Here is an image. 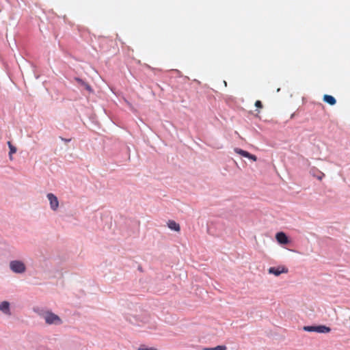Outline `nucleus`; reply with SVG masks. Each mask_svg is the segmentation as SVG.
Segmentation results:
<instances>
[{"mask_svg":"<svg viewBox=\"0 0 350 350\" xmlns=\"http://www.w3.org/2000/svg\"><path fill=\"white\" fill-rule=\"evenodd\" d=\"M323 100L330 105H334L336 103L335 98L328 94H325L323 96Z\"/></svg>","mask_w":350,"mask_h":350,"instance_id":"11","label":"nucleus"},{"mask_svg":"<svg viewBox=\"0 0 350 350\" xmlns=\"http://www.w3.org/2000/svg\"><path fill=\"white\" fill-rule=\"evenodd\" d=\"M47 198L49 200L51 208L53 211H56L59 206L57 198L53 193H48Z\"/></svg>","mask_w":350,"mask_h":350,"instance_id":"5","label":"nucleus"},{"mask_svg":"<svg viewBox=\"0 0 350 350\" xmlns=\"http://www.w3.org/2000/svg\"><path fill=\"white\" fill-rule=\"evenodd\" d=\"M310 174L315 178H317L318 180H321L323 177L325 176L324 173L319 170L316 167H312L310 170Z\"/></svg>","mask_w":350,"mask_h":350,"instance_id":"8","label":"nucleus"},{"mask_svg":"<svg viewBox=\"0 0 350 350\" xmlns=\"http://www.w3.org/2000/svg\"><path fill=\"white\" fill-rule=\"evenodd\" d=\"M226 347L224 345H218L213 348H204V350H226Z\"/></svg>","mask_w":350,"mask_h":350,"instance_id":"13","label":"nucleus"},{"mask_svg":"<svg viewBox=\"0 0 350 350\" xmlns=\"http://www.w3.org/2000/svg\"><path fill=\"white\" fill-rule=\"evenodd\" d=\"M277 241L280 244H287L289 242L288 238L285 233L282 232H278L275 235Z\"/></svg>","mask_w":350,"mask_h":350,"instance_id":"7","label":"nucleus"},{"mask_svg":"<svg viewBox=\"0 0 350 350\" xmlns=\"http://www.w3.org/2000/svg\"><path fill=\"white\" fill-rule=\"evenodd\" d=\"M0 311L5 314H10V304L8 301H4L0 304Z\"/></svg>","mask_w":350,"mask_h":350,"instance_id":"9","label":"nucleus"},{"mask_svg":"<svg viewBox=\"0 0 350 350\" xmlns=\"http://www.w3.org/2000/svg\"><path fill=\"white\" fill-rule=\"evenodd\" d=\"M255 106L258 108H262V104L261 103V101L260 100H256V103H255Z\"/></svg>","mask_w":350,"mask_h":350,"instance_id":"14","label":"nucleus"},{"mask_svg":"<svg viewBox=\"0 0 350 350\" xmlns=\"http://www.w3.org/2000/svg\"><path fill=\"white\" fill-rule=\"evenodd\" d=\"M269 273L273 274L276 276L280 275L281 273H288V270L286 267L284 266H280L278 267H270L268 270Z\"/></svg>","mask_w":350,"mask_h":350,"instance_id":"4","label":"nucleus"},{"mask_svg":"<svg viewBox=\"0 0 350 350\" xmlns=\"http://www.w3.org/2000/svg\"><path fill=\"white\" fill-rule=\"evenodd\" d=\"M44 318L48 324H60L62 323L60 318L57 315L50 312H46Z\"/></svg>","mask_w":350,"mask_h":350,"instance_id":"3","label":"nucleus"},{"mask_svg":"<svg viewBox=\"0 0 350 350\" xmlns=\"http://www.w3.org/2000/svg\"><path fill=\"white\" fill-rule=\"evenodd\" d=\"M10 269L16 273H23L26 270L25 265L21 260H12L10 263Z\"/></svg>","mask_w":350,"mask_h":350,"instance_id":"1","label":"nucleus"},{"mask_svg":"<svg viewBox=\"0 0 350 350\" xmlns=\"http://www.w3.org/2000/svg\"><path fill=\"white\" fill-rule=\"evenodd\" d=\"M85 89H86V90H88V91H91V90H92V88H91V87L90 86V85H88V84H87V83H85Z\"/></svg>","mask_w":350,"mask_h":350,"instance_id":"16","label":"nucleus"},{"mask_svg":"<svg viewBox=\"0 0 350 350\" xmlns=\"http://www.w3.org/2000/svg\"><path fill=\"white\" fill-rule=\"evenodd\" d=\"M61 139H62V140H63V141H64V142H70V139H64V138H62V137H61Z\"/></svg>","mask_w":350,"mask_h":350,"instance_id":"17","label":"nucleus"},{"mask_svg":"<svg viewBox=\"0 0 350 350\" xmlns=\"http://www.w3.org/2000/svg\"><path fill=\"white\" fill-rule=\"evenodd\" d=\"M234 152L236 153H237V154L244 157H246V158H248L250 159H252L254 161H256L257 160V157L255 155L252 154L250 152H247L245 150H243L242 149L236 148L234 149Z\"/></svg>","mask_w":350,"mask_h":350,"instance_id":"6","label":"nucleus"},{"mask_svg":"<svg viewBox=\"0 0 350 350\" xmlns=\"http://www.w3.org/2000/svg\"><path fill=\"white\" fill-rule=\"evenodd\" d=\"M139 350H157L154 348H147V347H140L139 348Z\"/></svg>","mask_w":350,"mask_h":350,"instance_id":"15","label":"nucleus"},{"mask_svg":"<svg viewBox=\"0 0 350 350\" xmlns=\"http://www.w3.org/2000/svg\"><path fill=\"white\" fill-rule=\"evenodd\" d=\"M8 145L10 148L9 157L11 160H12V154L16 152V148L13 146L10 141L8 142Z\"/></svg>","mask_w":350,"mask_h":350,"instance_id":"12","label":"nucleus"},{"mask_svg":"<svg viewBox=\"0 0 350 350\" xmlns=\"http://www.w3.org/2000/svg\"><path fill=\"white\" fill-rule=\"evenodd\" d=\"M304 330L306 332H315L318 333H329L331 331L330 327L325 325L317 326H304Z\"/></svg>","mask_w":350,"mask_h":350,"instance_id":"2","label":"nucleus"},{"mask_svg":"<svg viewBox=\"0 0 350 350\" xmlns=\"http://www.w3.org/2000/svg\"><path fill=\"white\" fill-rule=\"evenodd\" d=\"M167 226L169 228L176 232H179L180 230V226L179 224L176 223L174 220H169L167 221Z\"/></svg>","mask_w":350,"mask_h":350,"instance_id":"10","label":"nucleus"}]
</instances>
